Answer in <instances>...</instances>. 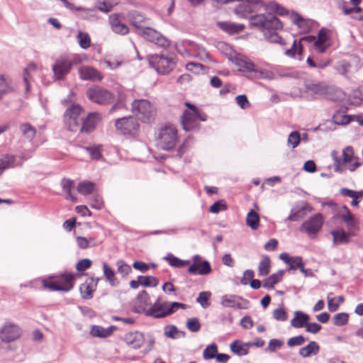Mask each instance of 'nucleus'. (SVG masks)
I'll use <instances>...</instances> for the list:
<instances>
[{"label":"nucleus","instance_id":"nucleus-61","mask_svg":"<svg viewBox=\"0 0 363 363\" xmlns=\"http://www.w3.org/2000/svg\"><path fill=\"white\" fill-rule=\"evenodd\" d=\"M235 101L242 109H247L250 107V103L248 101L247 96L245 94L237 96Z\"/></svg>","mask_w":363,"mask_h":363},{"label":"nucleus","instance_id":"nucleus-36","mask_svg":"<svg viewBox=\"0 0 363 363\" xmlns=\"http://www.w3.org/2000/svg\"><path fill=\"white\" fill-rule=\"evenodd\" d=\"M230 350L239 356L247 355L249 352L243 342L240 340L233 341L230 345Z\"/></svg>","mask_w":363,"mask_h":363},{"label":"nucleus","instance_id":"nucleus-48","mask_svg":"<svg viewBox=\"0 0 363 363\" xmlns=\"http://www.w3.org/2000/svg\"><path fill=\"white\" fill-rule=\"evenodd\" d=\"M332 89L329 94H325L324 96L331 101H339L343 98V92L341 89L335 88V86H330Z\"/></svg>","mask_w":363,"mask_h":363},{"label":"nucleus","instance_id":"nucleus-28","mask_svg":"<svg viewBox=\"0 0 363 363\" xmlns=\"http://www.w3.org/2000/svg\"><path fill=\"white\" fill-rule=\"evenodd\" d=\"M309 320V315L299 311L294 312V317L291 320V325L295 328H306Z\"/></svg>","mask_w":363,"mask_h":363},{"label":"nucleus","instance_id":"nucleus-6","mask_svg":"<svg viewBox=\"0 0 363 363\" xmlns=\"http://www.w3.org/2000/svg\"><path fill=\"white\" fill-rule=\"evenodd\" d=\"M206 114L203 112L184 111L181 118V123L185 131H192L198 129L200 121H206Z\"/></svg>","mask_w":363,"mask_h":363},{"label":"nucleus","instance_id":"nucleus-37","mask_svg":"<svg viewBox=\"0 0 363 363\" xmlns=\"http://www.w3.org/2000/svg\"><path fill=\"white\" fill-rule=\"evenodd\" d=\"M164 259L167 260L169 265L174 267H184L190 264L189 260H182L179 259L178 257L174 256L172 254L169 253L164 257Z\"/></svg>","mask_w":363,"mask_h":363},{"label":"nucleus","instance_id":"nucleus-27","mask_svg":"<svg viewBox=\"0 0 363 363\" xmlns=\"http://www.w3.org/2000/svg\"><path fill=\"white\" fill-rule=\"evenodd\" d=\"M330 234L332 235L333 238V245L348 243L350 241V233H346L342 228H339L336 230H333L330 232Z\"/></svg>","mask_w":363,"mask_h":363},{"label":"nucleus","instance_id":"nucleus-32","mask_svg":"<svg viewBox=\"0 0 363 363\" xmlns=\"http://www.w3.org/2000/svg\"><path fill=\"white\" fill-rule=\"evenodd\" d=\"M61 186L63 191L66 193L65 199L67 200L75 201L77 199L72 194V190L74 186V182L71 179L64 178L61 181Z\"/></svg>","mask_w":363,"mask_h":363},{"label":"nucleus","instance_id":"nucleus-30","mask_svg":"<svg viewBox=\"0 0 363 363\" xmlns=\"http://www.w3.org/2000/svg\"><path fill=\"white\" fill-rule=\"evenodd\" d=\"M335 217L342 219L347 223L348 228L351 229L353 228L354 217L346 206H342L341 210Z\"/></svg>","mask_w":363,"mask_h":363},{"label":"nucleus","instance_id":"nucleus-14","mask_svg":"<svg viewBox=\"0 0 363 363\" xmlns=\"http://www.w3.org/2000/svg\"><path fill=\"white\" fill-rule=\"evenodd\" d=\"M72 65V62L66 58L57 60L55 64L52 66L55 77L58 80L62 79L69 72Z\"/></svg>","mask_w":363,"mask_h":363},{"label":"nucleus","instance_id":"nucleus-41","mask_svg":"<svg viewBox=\"0 0 363 363\" xmlns=\"http://www.w3.org/2000/svg\"><path fill=\"white\" fill-rule=\"evenodd\" d=\"M218 353V346L215 343L208 345L203 351V358L205 360L213 359Z\"/></svg>","mask_w":363,"mask_h":363},{"label":"nucleus","instance_id":"nucleus-53","mask_svg":"<svg viewBox=\"0 0 363 363\" xmlns=\"http://www.w3.org/2000/svg\"><path fill=\"white\" fill-rule=\"evenodd\" d=\"M84 150L89 154L92 160H98L101 157V146L86 147Z\"/></svg>","mask_w":363,"mask_h":363},{"label":"nucleus","instance_id":"nucleus-44","mask_svg":"<svg viewBox=\"0 0 363 363\" xmlns=\"http://www.w3.org/2000/svg\"><path fill=\"white\" fill-rule=\"evenodd\" d=\"M184 333L179 331L177 328L174 325H167L164 328V335L167 337L176 339L179 337H184Z\"/></svg>","mask_w":363,"mask_h":363},{"label":"nucleus","instance_id":"nucleus-12","mask_svg":"<svg viewBox=\"0 0 363 363\" xmlns=\"http://www.w3.org/2000/svg\"><path fill=\"white\" fill-rule=\"evenodd\" d=\"M312 206L306 201L297 203L291 210L285 221L295 222L303 218L308 213L313 211Z\"/></svg>","mask_w":363,"mask_h":363},{"label":"nucleus","instance_id":"nucleus-17","mask_svg":"<svg viewBox=\"0 0 363 363\" xmlns=\"http://www.w3.org/2000/svg\"><path fill=\"white\" fill-rule=\"evenodd\" d=\"M108 22L111 26V30L117 34L125 35L128 33V27L123 23L120 19V15L113 13L109 16Z\"/></svg>","mask_w":363,"mask_h":363},{"label":"nucleus","instance_id":"nucleus-31","mask_svg":"<svg viewBox=\"0 0 363 363\" xmlns=\"http://www.w3.org/2000/svg\"><path fill=\"white\" fill-rule=\"evenodd\" d=\"M235 65L238 67V70L243 72H257L255 68V64L245 58H236Z\"/></svg>","mask_w":363,"mask_h":363},{"label":"nucleus","instance_id":"nucleus-19","mask_svg":"<svg viewBox=\"0 0 363 363\" xmlns=\"http://www.w3.org/2000/svg\"><path fill=\"white\" fill-rule=\"evenodd\" d=\"M125 343L133 349H138L145 341L144 335L138 331L130 332L124 336Z\"/></svg>","mask_w":363,"mask_h":363},{"label":"nucleus","instance_id":"nucleus-50","mask_svg":"<svg viewBox=\"0 0 363 363\" xmlns=\"http://www.w3.org/2000/svg\"><path fill=\"white\" fill-rule=\"evenodd\" d=\"M301 141V135L298 131L291 132L287 140V144L289 146H291L292 148L296 147Z\"/></svg>","mask_w":363,"mask_h":363},{"label":"nucleus","instance_id":"nucleus-15","mask_svg":"<svg viewBox=\"0 0 363 363\" xmlns=\"http://www.w3.org/2000/svg\"><path fill=\"white\" fill-rule=\"evenodd\" d=\"M99 120L100 117L97 113H90L85 119H82L78 130L82 133L89 134L94 130Z\"/></svg>","mask_w":363,"mask_h":363},{"label":"nucleus","instance_id":"nucleus-43","mask_svg":"<svg viewBox=\"0 0 363 363\" xmlns=\"http://www.w3.org/2000/svg\"><path fill=\"white\" fill-rule=\"evenodd\" d=\"M43 285L45 288L50 289V291H60L67 292L72 289V286L62 287V286L54 281H43Z\"/></svg>","mask_w":363,"mask_h":363},{"label":"nucleus","instance_id":"nucleus-22","mask_svg":"<svg viewBox=\"0 0 363 363\" xmlns=\"http://www.w3.org/2000/svg\"><path fill=\"white\" fill-rule=\"evenodd\" d=\"M146 315L155 318H161L168 315L167 303H155L146 311Z\"/></svg>","mask_w":363,"mask_h":363},{"label":"nucleus","instance_id":"nucleus-10","mask_svg":"<svg viewBox=\"0 0 363 363\" xmlns=\"http://www.w3.org/2000/svg\"><path fill=\"white\" fill-rule=\"evenodd\" d=\"M116 128L123 135H135L138 129L139 124L137 120L133 116L123 117L116 120Z\"/></svg>","mask_w":363,"mask_h":363},{"label":"nucleus","instance_id":"nucleus-35","mask_svg":"<svg viewBox=\"0 0 363 363\" xmlns=\"http://www.w3.org/2000/svg\"><path fill=\"white\" fill-rule=\"evenodd\" d=\"M19 129L22 135L28 140H32L36 134L35 128L28 123L21 124Z\"/></svg>","mask_w":363,"mask_h":363},{"label":"nucleus","instance_id":"nucleus-7","mask_svg":"<svg viewBox=\"0 0 363 363\" xmlns=\"http://www.w3.org/2000/svg\"><path fill=\"white\" fill-rule=\"evenodd\" d=\"M323 220L320 213H315L301 224L299 230L309 236L315 235L321 230Z\"/></svg>","mask_w":363,"mask_h":363},{"label":"nucleus","instance_id":"nucleus-52","mask_svg":"<svg viewBox=\"0 0 363 363\" xmlns=\"http://www.w3.org/2000/svg\"><path fill=\"white\" fill-rule=\"evenodd\" d=\"M118 272L122 275V277H125L128 274L131 272V267L129 264H126L123 260L119 259L116 263Z\"/></svg>","mask_w":363,"mask_h":363},{"label":"nucleus","instance_id":"nucleus-26","mask_svg":"<svg viewBox=\"0 0 363 363\" xmlns=\"http://www.w3.org/2000/svg\"><path fill=\"white\" fill-rule=\"evenodd\" d=\"M319 351V345L315 341H311L306 346L299 350L298 354L303 358H307L313 355H316Z\"/></svg>","mask_w":363,"mask_h":363},{"label":"nucleus","instance_id":"nucleus-24","mask_svg":"<svg viewBox=\"0 0 363 363\" xmlns=\"http://www.w3.org/2000/svg\"><path fill=\"white\" fill-rule=\"evenodd\" d=\"M240 301L244 299L236 295H224L221 297L220 304L225 308H235L241 309L243 308Z\"/></svg>","mask_w":363,"mask_h":363},{"label":"nucleus","instance_id":"nucleus-42","mask_svg":"<svg viewBox=\"0 0 363 363\" xmlns=\"http://www.w3.org/2000/svg\"><path fill=\"white\" fill-rule=\"evenodd\" d=\"M259 275L266 276L269 273L270 271V259L267 255L263 256L260 261L258 267Z\"/></svg>","mask_w":363,"mask_h":363},{"label":"nucleus","instance_id":"nucleus-58","mask_svg":"<svg viewBox=\"0 0 363 363\" xmlns=\"http://www.w3.org/2000/svg\"><path fill=\"white\" fill-rule=\"evenodd\" d=\"M13 90L10 82L3 77H0V96L2 94L11 92Z\"/></svg>","mask_w":363,"mask_h":363},{"label":"nucleus","instance_id":"nucleus-25","mask_svg":"<svg viewBox=\"0 0 363 363\" xmlns=\"http://www.w3.org/2000/svg\"><path fill=\"white\" fill-rule=\"evenodd\" d=\"M218 27L229 34L239 33L245 29V26L241 23H235L232 22H218Z\"/></svg>","mask_w":363,"mask_h":363},{"label":"nucleus","instance_id":"nucleus-59","mask_svg":"<svg viewBox=\"0 0 363 363\" xmlns=\"http://www.w3.org/2000/svg\"><path fill=\"white\" fill-rule=\"evenodd\" d=\"M306 339L303 335H297L291 337L287 341V345L290 347L302 345Z\"/></svg>","mask_w":363,"mask_h":363},{"label":"nucleus","instance_id":"nucleus-63","mask_svg":"<svg viewBox=\"0 0 363 363\" xmlns=\"http://www.w3.org/2000/svg\"><path fill=\"white\" fill-rule=\"evenodd\" d=\"M273 318L278 321H285L287 320V314L284 308H277L273 311Z\"/></svg>","mask_w":363,"mask_h":363},{"label":"nucleus","instance_id":"nucleus-8","mask_svg":"<svg viewBox=\"0 0 363 363\" xmlns=\"http://www.w3.org/2000/svg\"><path fill=\"white\" fill-rule=\"evenodd\" d=\"M86 96L91 101L101 105L109 104L113 101V94L98 86L88 89Z\"/></svg>","mask_w":363,"mask_h":363},{"label":"nucleus","instance_id":"nucleus-3","mask_svg":"<svg viewBox=\"0 0 363 363\" xmlns=\"http://www.w3.org/2000/svg\"><path fill=\"white\" fill-rule=\"evenodd\" d=\"M177 130L174 125H169L162 128L158 134L157 145L162 150L173 149L177 142Z\"/></svg>","mask_w":363,"mask_h":363},{"label":"nucleus","instance_id":"nucleus-1","mask_svg":"<svg viewBox=\"0 0 363 363\" xmlns=\"http://www.w3.org/2000/svg\"><path fill=\"white\" fill-rule=\"evenodd\" d=\"M263 6L264 4L261 0H246L235 8V13L240 18H249L250 28L261 31L266 40L285 45L284 40L277 33L282 28L283 25L276 16L267 13L249 16L250 13L259 11Z\"/></svg>","mask_w":363,"mask_h":363},{"label":"nucleus","instance_id":"nucleus-46","mask_svg":"<svg viewBox=\"0 0 363 363\" xmlns=\"http://www.w3.org/2000/svg\"><path fill=\"white\" fill-rule=\"evenodd\" d=\"M303 52V47L301 44V42L297 43V41L296 40H294L292 46L290 49H287L285 51V55L294 57H295L296 54L297 53L298 55H301Z\"/></svg>","mask_w":363,"mask_h":363},{"label":"nucleus","instance_id":"nucleus-57","mask_svg":"<svg viewBox=\"0 0 363 363\" xmlns=\"http://www.w3.org/2000/svg\"><path fill=\"white\" fill-rule=\"evenodd\" d=\"M227 209V205L223 200L218 201L213 203L209 208V211L213 213H218Z\"/></svg>","mask_w":363,"mask_h":363},{"label":"nucleus","instance_id":"nucleus-34","mask_svg":"<svg viewBox=\"0 0 363 363\" xmlns=\"http://www.w3.org/2000/svg\"><path fill=\"white\" fill-rule=\"evenodd\" d=\"M189 45L191 46L190 51L194 52V55L196 57H198L201 60H205L209 57L208 52L202 45L191 42L189 43Z\"/></svg>","mask_w":363,"mask_h":363},{"label":"nucleus","instance_id":"nucleus-18","mask_svg":"<svg viewBox=\"0 0 363 363\" xmlns=\"http://www.w3.org/2000/svg\"><path fill=\"white\" fill-rule=\"evenodd\" d=\"M187 272L193 275H207L211 272V267L207 260L194 262L189 266Z\"/></svg>","mask_w":363,"mask_h":363},{"label":"nucleus","instance_id":"nucleus-55","mask_svg":"<svg viewBox=\"0 0 363 363\" xmlns=\"http://www.w3.org/2000/svg\"><path fill=\"white\" fill-rule=\"evenodd\" d=\"M348 314L346 313H339L334 315L333 320L334 325L337 326H342L348 322Z\"/></svg>","mask_w":363,"mask_h":363},{"label":"nucleus","instance_id":"nucleus-64","mask_svg":"<svg viewBox=\"0 0 363 363\" xmlns=\"http://www.w3.org/2000/svg\"><path fill=\"white\" fill-rule=\"evenodd\" d=\"M334 121L337 125H347L352 121V116L350 115H340L334 116Z\"/></svg>","mask_w":363,"mask_h":363},{"label":"nucleus","instance_id":"nucleus-13","mask_svg":"<svg viewBox=\"0 0 363 363\" xmlns=\"http://www.w3.org/2000/svg\"><path fill=\"white\" fill-rule=\"evenodd\" d=\"M140 35L147 40L155 44L157 46L164 48L168 46L169 42L160 33L156 30L147 27L142 30Z\"/></svg>","mask_w":363,"mask_h":363},{"label":"nucleus","instance_id":"nucleus-33","mask_svg":"<svg viewBox=\"0 0 363 363\" xmlns=\"http://www.w3.org/2000/svg\"><path fill=\"white\" fill-rule=\"evenodd\" d=\"M95 184L90 181H83L79 183L77 187V191L82 195L86 196L94 192Z\"/></svg>","mask_w":363,"mask_h":363},{"label":"nucleus","instance_id":"nucleus-29","mask_svg":"<svg viewBox=\"0 0 363 363\" xmlns=\"http://www.w3.org/2000/svg\"><path fill=\"white\" fill-rule=\"evenodd\" d=\"M284 273V270H279L277 273L272 274L268 278L264 279L262 281L263 287L267 289H273L274 286L281 280Z\"/></svg>","mask_w":363,"mask_h":363},{"label":"nucleus","instance_id":"nucleus-21","mask_svg":"<svg viewBox=\"0 0 363 363\" xmlns=\"http://www.w3.org/2000/svg\"><path fill=\"white\" fill-rule=\"evenodd\" d=\"M99 279L89 278L81 284L79 290L84 298L89 299L93 296V292L96 290Z\"/></svg>","mask_w":363,"mask_h":363},{"label":"nucleus","instance_id":"nucleus-9","mask_svg":"<svg viewBox=\"0 0 363 363\" xmlns=\"http://www.w3.org/2000/svg\"><path fill=\"white\" fill-rule=\"evenodd\" d=\"M331 156L333 160L334 171L341 173L346 169V164L353 159V148L351 146L346 147L342 151V159L338 156L336 151H333Z\"/></svg>","mask_w":363,"mask_h":363},{"label":"nucleus","instance_id":"nucleus-47","mask_svg":"<svg viewBox=\"0 0 363 363\" xmlns=\"http://www.w3.org/2000/svg\"><path fill=\"white\" fill-rule=\"evenodd\" d=\"M297 269L304 274L305 276H308V270L305 269L302 258L299 256L294 257V261L289 267V269L291 270H296Z\"/></svg>","mask_w":363,"mask_h":363},{"label":"nucleus","instance_id":"nucleus-38","mask_svg":"<svg viewBox=\"0 0 363 363\" xmlns=\"http://www.w3.org/2000/svg\"><path fill=\"white\" fill-rule=\"evenodd\" d=\"M259 217L257 213L251 210L247 215L246 224L252 230H257L259 228Z\"/></svg>","mask_w":363,"mask_h":363},{"label":"nucleus","instance_id":"nucleus-60","mask_svg":"<svg viewBox=\"0 0 363 363\" xmlns=\"http://www.w3.org/2000/svg\"><path fill=\"white\" fill-rule=\"evenodd\" d=\"M35 69V66L34 65H30L28 67L25 68L23 70V81L26 86V91H28L30 90V84L29 79L30 77V71L34 70Z\"/></svg>","mask_w":363,"mask_h":363},{"label":"nucleus","instance_id":"nucleus-20","mask_svg":"<svg viewBox=\"0 0 363 363\" xmlns=\"http://www.w3.org/2000/svg\"><path fill=\"white\" fill-rule=\"evenodd\" d=\"M306 89L308 91L318 96H324L325 94H329L330 86L326 85L323 82H308L306 83Z\"/></svg>","mask_w":363,"mask_h":363},{"label":"nucleus","instance_id":"nucleus-23","mask_svg":"<svg viewBox=\"0 0 363 363\" xmlns=\"http://www.w3.org/2000/svg\"><path fill=\"white\" fill-rule=\"evenodd\" d=\"M128 18L131 25L138 29L140 30V33H142L143 30L147 28L145 26V23L148 19L138 11H133L130 12Z\"/></svg>","mask_w":363,"mask_h":363},{"label":"nucleus","instance_id":"nucleus-4","mask_svg":"<svg viewBox=\"0 0 363 363\" xmlns=\"http://www.w3.org/2000/svg\"><path fill=\"white\" fill-rule=\"evenodd\" d=\"M82 108L77 104H73L66 109L64 113V123L66 128L70 131H77L82 123L83 118Z\"/></svg>","mask_w":363,"mask_h":363},{"label":"nucleus","instance_id":"nucleus-39","mask_svg":"<svg viewBox=\"0 0 363 363\" xmlns=\"http://www.w3.org/2000/svg\"><path fill=\"white\" fill-rule=\"evenodd\" d=\"M103 272L104 277L107 281H108L110 285L112 286H116L117 281L116 279L115 278V272L107 263L103 264Z\"/></svg>","mask_w":363,"mask_h":363},{"label":"nucleus","instance_id":"nucleus-56","mask_svg":"<svg viewBox=\"0 0 363 363\" xmlns=\"http://www.w3.org/2000/svg\"><path fill=\"white\" fill-rule=\"evenodd\" d=\"M186 328L193 333L198 332L201 328V324L197 318H191L186 320Z\"/></svg>","mask_w":363,"mask_h":363},{"label":"nucleus","instance_id":"nucleus-51","mask_svg":"<svg viewBox=\"0 0 363 363\" xmlns=\"http://www.w3.org/2000/svg\"><path fill=\"white\" fill-rule=\"evenodd\" d=\"M77 39L80 47L83 49H87L90 46V37L86 33L79 31L77 35Z\"/></svg>","mask_w":363,"mask_h":363},{"label":"nucleus","instance_id":"nucleus-45","mask_svg":"<svg viewBox=\"0 0 363 363\" xmlns=\"http://www.w3.org/2000/svg\"><path fill=\"white\" fill-rule=\"evenodd\" d=\"M138 279L141 281L140 285L145 287H156L159 284L158 279L152 276H138Z\"/></svg>","mask_w":363,"mask_h":363},{"label":"nucleus","instance_id":"nucleus-40","mask_svg":"<svg viewBox=\"0 0 363 363\" xmlns=\"http://www.w3.org/2000/svg\"><path fill=\"white\" fill-rule=\"evenodd\" d=\"M15 160V156L11 155H6L0 159V175L5 169L14 167Z\"/></svg>","mask_w":363,"mask_h":363},{"label":"nucleus","instance_id":"nucleus-11","mask_svg":"<svg viewBox=\"0 0 363 363\" xmlns=\"http://www.w3.org/2000/svg\"><path fill=\"white\" fill-rule=\"evenodd\" d=\"M21 335V330L15 323L7 322L0 328V339L9 343L18 339Z\"/></svg>","mask_w":363,"mask_h":363},{"label":"nucleus","instance_id":"nucleus-2","mask_svg":"<svg viewBox=\"0 0 363 363\" xmlns=\"http://www.w3.org/2000/svg\"><path fill=\"white\" fill-rule=\"evenodd\" d=\"M152 67L160 74H167L175 67L177 58L175 54L167 52L161 55H152L148 57Z\"/></svg>","mask_w":363,"mask_h":363},{"label":"nucleus","instance_id":"nucleus-5","mask_svg":"<svg viewBox=\"0 0 363 363\" xmlns=\"http://www.w3.org/2000/svg\"><path fill=\"white\" fill-rule=\"evenodd\" d=\"M132 112L144 123H149L153 116L150 102L145 99H135L131 104Z\"/></svg>","mask_w":363,"mask_h":363},{"label":"nucleus","instance_id":"nucleus-54","mask_svg":"<svg viewBox=\"0 0 363 363\" xmlns=\"http://www.w3.org/2000/svg\"><path fill=\"white\" fill-rule=\"evenodd\" d=\"M211 294L209 291H203L199 293V296L196 298V301L201 304V306L206 308L210 305L208 299L211 297Z\"/></svg>","mask_w":363,"mask_h":363},{"label":"nucleus","instance_id":"nucleus-49","mask_svg":"<svg viewBox=\"0 0 363 363\" xmlns=\"http://www.w3.org/2000/svg\"><path fill=\"white\" fill-rule=\"evenodd\" d=\"M327 40V34L326 32L321 29L318 35V40L315 42V45L317 48L319 49V52L323 53L325 52V48H323V45Z\"/></svg>","mask_w":363,"mask_h":363},{"label":"nucleus","instance_id":"nucleus-62","mask_svg":"<svg viewBox=\"0 0 363 363\" xmlns=\"http://www.w3.org/2000/svg\"><path fill=\"white\" fill-rule=\"evenodd\" d=\"M283 342L278 339H272L269 340L268 347L266 349V351H269L270 352H275L277 349H279L282 347Z\"/></svg>","mask_w":363,"mask_h":363},{"label":"nucleus","instance_id":"nucleus-16","mask_svg":"<svg viewBox=\"0 0 363 363\" xmlns=\"http://www.w3.org/2000/svg\"><path fill=\"white\" fill-rule=\"evenodd\" d=\"M79 74L82 79L92 82H100L103 75L95 68L89 66H83L79 69Z\"/></svg>","mask_w":363,"mask_h":363}]
</instances>
